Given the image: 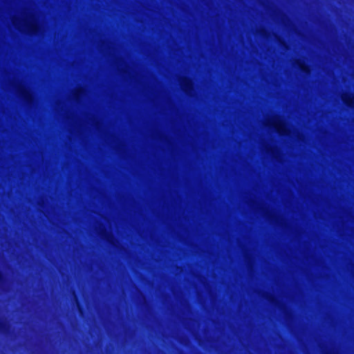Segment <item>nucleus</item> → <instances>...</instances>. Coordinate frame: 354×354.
Masks as SVG:
<instances>
[{
  "label": "nucleus",
  "instance_id": "7",
  "mask_svg": "<svg viewBox=\"0 0 354 354\" xmlns=\"http://www.w3.org/2000/svg\"><path fill=\"white\" fill-rule=\"evenodd\" d=\"M29 97H30V95H29L28 94H27L26 93H24V97H25L27 100H29Z\"/></svg>",
  "mask_w": 354,
  "mask_h": 354
},
{
  "label": "nucleus",
  "instance_id": "6",
  "mask_svg": "<svg viewBox=\"0 0 354 354\" xmlns=\"http://www.w3.org/2000/svg\"><path fill=\"white\" fill-rule=\"evenodd\" d=\"M4 280V275L2 271L0 270V282H2Z\"/></svg>",
  "mask_w": 354,
  "mask_h": 354
},
{
  "label": "nucleus",
  "instance_id": "4",
  "mask_svg": "<svg viewBox=\"0 0 354 354\" xmlns=\"http://www.w3.org/2000/svg\"><path fill=\"white\" fill-rule=\"evenodd\" d=\"M275 127H276V129L277 131L280 133L281 132H283L284 131V129L283 128V126L281 125V124H277L275 125Z\"/></svg>",
  "mask_w": 354,
  "mask_h": 354
},
{
  "label": "nucleus",
  "instance_id": "3",
  "mask_svg": "<svg viewBox=\"0 0 354 354\" xmlns=\"http://www.w3.org/2000/svg\"><path fill=\"white\" fill-rule=\"evenodd\" d=\"M7 324L6 322L1 320L0 321V331L4 332L7 328Z\"/></svg>",
  "mask_w": 354,
  "mask_h": 354
},
{
  "label": "nucleus",
  "instance_id": "2",
  "mask_svg": "<svg viewBox=\"0 0 354 354\" xmlns=\"http://www.w3.org/2000/svg\"><path fill=\"white\" fill-rule=\"evenodd\" d=\"M299 68L302 72L308 73L310 71L309 67L304 63L299 64Z\"/></svg>",
  "mask_w": 354,
  "mask_h": 354
},
{
  "label": "nucleus",
  "instance_id": "5",
  "mask_svg": "<svg viewBox=\"0 0 354 354\" xmlns=\"http://www.w3.org/2000/svg\"><path fill=\"white\" fill-rule=\"evenodd\" d=\"M29 28L30 30V31L33 32H35L37 30V26L33 25V24H31L30 26H29Z\"/></svg>",
  "mask_w": 354,
  "mask_h": 354
},
{
  "label": "nucleus",
  "instance_id": "1",
  "mask_svg": "<svg viewBox=\"0 0 354 354\" xmlns=\"http://www.w3.org/2000/svg\"><path fill=\"white\" fill-rule=\"evenodd\" d=\"M343 101L345 104L350 107L354 108V97L351 95H347L343 97Z\"/></svg>",
  "mask_w": 354,
  "mask_h": 354
}]
</instances>
